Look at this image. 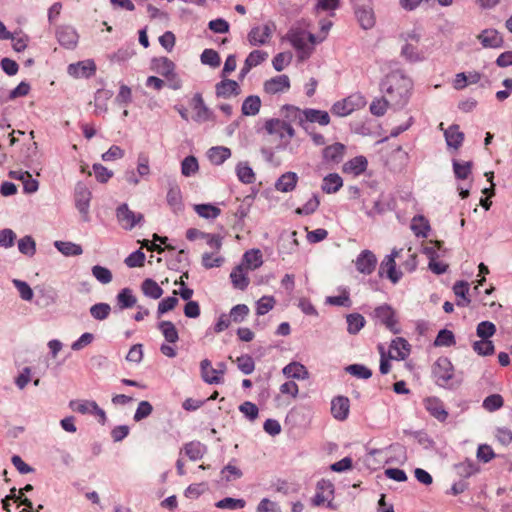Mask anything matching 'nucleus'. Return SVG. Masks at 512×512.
<instances>
[{"label": "nucleus", "mask_w": 512, "mask_h": 512, "mask_svg": "<svg viewBox=\"0 0 512 512\" xmlns=\"http://www.w3.org/2000/svg\"><path fill=\"white\" fill-rule=\"evenodd\" d=\"M248 314V306L245 304H238L231 309L229 317L233 322L239 323L242 322Z\"/></svg>", "instance_id": "nucleus-60"}, {"label": "nucleus", "mask_w": 512, "mask_h": 512, "mask_svg": "<svg viewBox=\"0 0 512 512\" xmlns=\"http://www.w3.org/2000/svg\"><path fill=\"white\" fill-rule=\"evenodd\" d=\"M158 329L168 343H176L179 340L178 331L171 321L159 322Z\"/></svg>", "instance_id": "nucleus-33"}, {"label": "nucleus", "mask_w": 512, "mask_h": 512, "mask_svg": "<svg viewBox=\"0 0 512 512\" xmlns=\"http://www.w3.org/2000/svg\"><path fill=\"white\" fill-rule=\"evenodd\" d=\"M283 373L287 377L297 378V379H304L308 374L305 366L300 363H297V362H292V363L286 365L283 368Z\"/></svg>", "instance_id": "nucleus-40"}, {"label": "nucleus", "mask_w": 512, "mask_h": 512, "mask_svg": "<svg viewBox=\"0 0 512 512\" xmlns=\"http://www.w3.org/2000/svg\"><path fill=\"white\" fill-rule=\"evenodd\" d=\"M390 105V100L386 98L375 99L370 105V112L375 116H383Z\"/></svg>", "instance_id": "nucleus-62"}, {"label": "nucleus", "mask_w": 512, "mask_h": 512, "mask_svg": "<svg viewBox=\"0 0 512 512\" xmlns=\"http://www.w3.org/2000/svg\"><path fill=\"white\" fill-rule=\"evenodd\" d=\"M209 160H227L231 157V150L224 146L212 147L207 151Z\"/></svg>", "instance_id": "nucleus-54"}, {"label": "nucleus", "mask_w": 512, "mask_h": 512, "mask_svg": "<svg viewBox=\"0 0 512 512\" xmlns=\"http://www.w3.org/2000/svg\"><path fill=\"white\" fill-rule=\"evenodd\" d=\"M320 205V200L317 195H312L310 199L302 206L298 207L295 212L299 215H310L314 213Z\"/></svg>", "instance_id": "nucleus-55"}, {"label": "nucleus", "mask_w": 512, "mask_h": 512, "mask_svg": "<svg viewBox=\"0 0 512 512\" xmlns=\"http://www.w3.org/2000/svg\"><path fill=\"white\" fill-rule=\"evenodd\" d=\"M455 470L460 477L469 478L479 472V466L473 460L466 459L455 465Z\"/></svg>", "instance_id": "nucleus-34"}, {"label": "nucleus", "mask_w": 512, "mask_h": 512, "mask_svg": "<svg viewBox=\"0 0 512 512\" xmlns=\"http://www.w3.org/2000/svg\"><path fill=\"white\" fill-rule=\"evenodd\" d=\"M495 438L501 445L508 446L512 443V431L506 427H499L495 431Z\"/></svg>", "instance_id": "nucleus-63"}, {"label": "nucleus", "mask_w": 512, "mask_h": 512, "mask_svg": "<svg viewBox=\"0 0 512 512\" xmlns=\"http://www.w3.org/2000/svg\"><path fill=\"white\" fill-rule=\"evenodd\" d=\"M288 39L292 46L299 51L300 60H305L310 56V49L306 46V33L304 31H294L288 34Z\"/></svg>", "instance_id": "nucleus-18"}, {"label": "nucleus", "mask_w": 512, "mask_h": 512, "mask_svg": "<svg viewBox=\"0 0 512 512\" xmlns=\"http://www.w3.org/2000/svg\"><path fill=\"white\" fill-rule=\"evenodd\" d=\"M96 70V66L93 61H82L74 64H70L68 66L69 75L80 78V77H89Z\"/></svg>", "instance_id": "nucleus-20"}, {"label": "nucleus", "mask_w": 512, "mask_h": 512, "mask_svg": "<svg viewBox=\"0 0 512 512\" xmlns=\"http://www.w3.org/2000/svg\"><path fill=\"white\" fill-rule=\"evenodd\" d=\"M426 410L437 420L443 422L447 419L448 413L444 409L443 403L436 397H429L424 400Z\"/></svg>", "instance_id": "nucleus-19"}, {"label": "nucleus", "mask_w": 512, "mask_h": 512, "mask_svg": "<svg viewBox=\"0 0 512 512\" xmlns=\"http://www.w3.org/2000/svg\"><path fill=\"white\" fill-rule=\"evenodd\" d=\"M276 300L273 296H263L256 303L257 315H265L274 308Z\"/></svg>", "instance_id": "nucleus-51"}, {"label": "nucleus", "mask_w": 512, "mask_h": 512, "mask_svg": "<svg viewBox=\"0 0 512 512\" xmlns=\"http://www.w3.org/2000/svg\"><path fill=\"white\" fill-rule=\"evenodd\" d=\"M473 350L480 356L492 355L495 351L494 344L489 339L475 341L472 345Z\"/></svg>", "instance_id": "nucleus-43"}, {"label": "nucleus", "mask_w": 512, "mask_h": 512, "mask_svg": "<svg viewBox=\"0 0 512 512\" xmlns=\"http://www.w3.org/2000/svg\"><path fill=\"white\" fill-rule=\"evenodd\" d=\"M342 186V178L336 173H331L323 179L322 190L331 194L337 192Z\"/></svg>", "instance_id": "nucleus-32"}, {"label": "nucleus", "mask_w": 512, "mask_h": 512, "mask_svg": "<svg viewBox=\"0 0 512 512\" xmlns=\"http://www.w3.org/2000/svg\"><path fill=\"white\" fill-rule=\"evenodd\" d=\"M334 499V485L325 479L317 482L316 493L311 498V505L313 507L327 506L333 508L332 501Z\"/></svg>", "instance_id": "nucleus-2"}, {"label": "nucleus", "mask_w": 512, "mask_h": 512, "mask_svg": "<svg viewBox=\"0 0 512 512\" xmlns=\"http://www.w3.org/2000/svg\"><path fill=\"white\" fill-rule=\"evenodd\" d=\"M116 216L119 224L125 230H132L144 218L143 214L130 210L127 204H122L117 208Z\"/></svg>", "instance_id": "nucleus-7"}, {"label": "nucleus", "mask_w": 512, "mask_h": 512, "mask_svg": "<svg viewBox=\"0 0 512 512\" xmlns=\"http://www.w3.org/2000/svg\"><path fill=\"white\" fill-rule=\"evenodd\" d=\"M304 119L305 125L309 126L310 123H318L322 126H326L330 123V116L328 112L312 108H307L304 110Z\"/></svg>", "instance_id": "nucleus-22"}, {"label": "nucleus", "mask_w": 512, "mask_h": 512, "mask_svg": "<svg viewBox=\"0 0 512 512\" xmlns=\"http://www.w3.org/2000/svg\"><path fill=\"white\" fill-rule=\"evenodd\" d=\"M377 259L370 250L362 251L356 259L357 270L363 274H371L376 267Z\"/></svg>", "instance_id": "nucleus-14"}, {"label": "nucleus", "mask_w": 512, "mask_h": 512, "mask_svg": "<svg viewBox=\"0 0 512 512\" xmlns=\"http://www.w3.org/2000/svg\"><path fill=\"white\" fill-rule=\"evenodd\" d=\"M260 107V97L256 95H250L243 101L241 112L245 116H255L259 113Z\"/></svg>", "instance_id": "nucleus-31"}, {"label": "nucleus", "mask_w": 512, "mask_h": 512, "mask_svg": "<svg viewBox=\"0 0 512 512\" xmlns=\"http://www.w3.org/2000/svg\"><path fill=\"white\" fill-rule=\"evenodd\" d=\"M356 107L357 103L354 101V97L350 96L334 103L331 112L336 116L344 117L351 114Z\"/></svg>", "instance_id": "nucleus-24"}, {"label": "nucleus", "mask_w": 512, "mask_h": 512, "mask_svg": "<svg viewBox=\"0 0 512 512\" xmlns=\"http://www.w3.org/2000/svg\"><path fill=\"white\" fill-rule=\"evenodd\" d=\"M453 365L447 357H440L433 366V377L437 385L447 387L453 378Z\"/></svg>", "instance_id": "nucleus-5"}, {"label": "nucleus", "mask_w": 512, "mask_h": 512, "mask_svg": "<svg viewBox=\"0 0 512 512\" xmlns=\"http://www.w3.org/2000/svg\"><path fill=\"white\" fill-rule=\"evenodd\" d=\"M298 177L294 172H287L283 174L276 182L275 187L281 192L292 191L297 184Z\"/></svg>", "instance_id": "nucleus-30"}, {"label": "nucleus", "mask_w": 512, "mask_h": 512, "mask_svg": "<svg viewBox=\"0 0 512 512\" xmlns=\"http://www.w3.org/2000/svg\"><path fill=\"white\" fill-rule=\"evenodd\" d=\"M350 411V401L347 397L338 396L331 401V414L339 421H344L348 418Z\"/></svg>", "instance_id": "nucleus-15"}, {"label": "nucleus", "mask_w": 512, "mask_h": 512, "mask_svg": "<svg viewBox=\"0 0 512 512\" xmlns=\"http://www.w3.org/2000/svg\"><path fill=\"white\" fill-rule=\"evenodd\" d=\"M496 332V326L490 321H482L477 325L476 334L481 339H489Z\"/></svg>", "instance_id": "nucleus-52"}, {"label": "nucleus", "mask_w": 512, "mask_h": 512, "mask_svg": "<svg viewBox=\"0 0 512 512\" xmlns=\"http://www.w3.org/2000/svg\"><path fill=\"white\" fill-rule=\"evenodd\" d=\"M118 305L121 309L133 307L136 304V297L132 294L131 289L124 288L117 295Z\"/></svg>", "instance_id": "nucleus-46"}, {"label": "nucleus", "mask_w": 512, "mask_h": 512, "mask_svg": "<svg viewBox=\"0 0 512 512\" xmlns=\"http://www.w3.org/2000/svg\"><path fill=\"white\" fill-rule=\"evenodd\" d=\"M256 512H281V508L278 503L264 498L259 502Z\"/></svg>", "instance_id": "nucleus-64"}, {"label": "nucleus", "mask_w": 512, "mask_h": 512, "mask_svg": "<svg viewBox=\"0 0 512 512\" xmlns=\"http://www.w3.org/2000/svg\"><path fill=\"white\" fill-rule=\"evenodd\" d=\"M410 353V345L404 338L394 339L390 346V357L393 359L404 360Z\"/></svg>", "instance_id": "nucleus-23"}, {"label": "nucleus", "mask_w": 512, "mask_h": 512, "mask_svg": "<svg viewBox=\"0 0 512 512\" xmlns=\"http://www.w3.org/2000/svg\"><path fill=\"white\" fill-rule=\"evenodd\" d=\"M273 28V24L253 27L248 34V41L250 45L260 46L266 44L272 36Z\"/></svg>", "instance_id": "nucleus-9"}, {"label": "nucleus", "mask_w": 512, "mask_h": 512, "mask_svg": "<svg viewBox=\"0 0 512 512\" xmlns=\"http://www.w3.org/2000/svg\"><path fill=\"white\" fill-rule=\"evenodd\" d=\"M141 289L143 293L152 299H158L163 294V289L158 285V283L150 278L145 279L142 282Z\"/></svg>", "instance_id": "nucleus-38"}, {"label": "nucleus", "mask_w": 512, "mask_h": 512, "mask_svg": "<svg viewBox=\"0 0 512 512\" xmlns=\"http://www.w3.org/2000/svg\"><path fill=\"white\" fill-rule=\"evenodd\" d=\"M356 17L361 27L365 30L370 29L375 24L374 13L369 7H358L355 10Z\"/></svg>", "instance_id": "nucleus-28"}, {"label": "nucleus", "mask_w": 512, "mask_h": 512, "mask_svg": "<svg viewBox=\"0 0 512 512\" xmlns=\"http://www.w3.org/2000/svg\"><path fill=\"white\" fill-rule=\"evenodd\" d=\"M241 92L237 81L231 79H223L215 85V93L218 98H230L238 96Z\"/></svg>", "instance_id": "nucleus-13"}, {"label": "nucleus", "mask_w": 512, "mask_h": 512, "mask_svg": "<svg viewBox=\"0 0 512 512\" xmlns=\"http://www.w3.org/2000/svg\"><path fill=\"white\" fill-rule=\"evenodd\" d=\"M264 128L269 135H277L281 139H291L295 135L294 128L286 120L277 118L269 119L265 122Z\"/></svg>", "instance_id": "nucleus-6"}, {"label": "nucleus", "mask_w": 512, "mask_h": 512, "mask_svg": "<svg viewBox=\"0 0 512 512\" xmlns=\"http://www.w3.org/2000/svg\"><path fill=\"white\" fill-rule=\"evenodd\" d=\"M403 249H394L390 255H387L380 264L379 275H386L392 283H397L401 277L402 272L396 270V258H401Z\"/></svg>", "instance_id": "nucleus-4"}, {"label": "nucleus", "mask_w": 512, "mask_h": 512, "mask_svg": "<svg viewBox=\"0 0 512 512\" xmlns=\"http://www.w3.org/2000/svg\"><path fill=\"white\" fill-rule=\"evenodd\" d=\"M243 265L247 270L256 269L262 265V255L259 250H250L243 255Z\"/></svg>", "instance_id": "nucleus-35"}, {"label": "nucleus", "mask_w": 512, "mask_h": 512, "mask_svg": "<svg viewBox=\"0 0 512 512\" xmlns=\"http://www.w3.org/2000/svg\"><path fill=\"white\" fill-rule=\"evenodd\" d=\"M401 56L409 62H419L424 59L422 52L412 43H406L401 49Z\"/></svg>", "instance_id": "nucleus-39"}, {"label": "nucleus", "mask_w": 512, "mask_h": 512, "mask_svg": "<svg viewBox=\"0 0 512 512\" xmlns=\"http://www.w3.org/2000/svg\"><path fill=\"white\" fill-rule=\"evenodd\" d=\"M111 308L107 303H98L90 308V314L94 319L104 320L110 314Z\"/></svg>", "instance_id": "nucleus-59"}, {"label": "nucleus", "mask_w": 512, "mask_h": 512, "mask_svg": "<svg viewBox=\"0 0 512 512\" xmlns=\"http://www.w3.org/2000/svg\"><path fill=\"white\" fill-rule=\"evenodd\" d=\"M192 107L195 112L193 120L197 123H203L207 121H214L215 115L211 109H209L204 103L203 97L200 93H196L192 98Z\"/></svg>", "instance_id": "nucleus-8"}, {"label": "nucleus", "mask_w": 512, "mask_h": 512, "mask_svg": "<svg viewBox=\"0 0 512 512\" xmlns=\"http://www.w3.org/2000/svg\"><path fill=\"white\" fill-rule=\"evenodd\" d=\"M54 245L65 256H78L83 253L82 247L72 242L56 241Z\"/></svg>", "instance_id": "nucleus-36"}, {"label": "nucleus", "mask_w": 512, "mask_h": 512, "mask_svg": "<svg viewBox=\"0 0 512 512\" xmlns=\"http://www.w3.org/2000/svg\"><path fill=\"white\" fill-rule=\"evenodd\" d=\"M444 136L449 148L457 149L464 140V134L459 130V126L456 124L444 130Z\"/></svg>", "instance_id": "nucleus-26"}, {"label": "nucleus", "mask_w": 512, "mask_h": 512, "mask_svg": "<svg viewBox=\"0 0 512 512\" xmlns=\"http://www.w3.org/2000/svg\"><path fill=\"white\" fill-rule=\"evenodd\" d=\"M152 69L163 77H167L174 73L175 64L167 57L154 58L152 60Z\"/></svg>", "instance_id": "nucleus-27"}, {"label": "nucleus", "mask_w": 512, "mask_h": 512, "mask_svg": "<svg viewBox=\"0 0 512 512\" xmlns=\"http://www.w3.org/2000/svg\"><path fill=\"white\" fill-rule=\"evenodd\" d=\"M230 279L233 286L240 290H245L249 285L247 269L243 265H238L232 270Z\"/></svg>", "instance_id": "nucleus-25"}, {"label": "nucleus", "mask_w": 512, "mask_h": 512, "mask_svg": "<svg viewBox=\"0 0 512 512\" xmlns=\"http://www.w3.org/2000/svg\"><path fill=\"white\" fill-rule=\"evenodd\" d=\"M90 200V190L85 185L78 184L75 189V205L85 220L88 218Z\"/></svg>", "instance_id": "nucleus-10"}, {"label": "nucleus", "mask_w": 512, "mask_h": 512, "mask_svg": "<svg viewBox=\"0 0 512 512\" xmlns=\"http://www.w3.org/2000/svg\"><path fill=\"white\" fill-rule=\"evenodd\" d=\"M381 86L382 91L390 100V105L402 108L409 100L413 82L402 71L396 70L386 76Z\"/></svg>", "instance_id": "nucleus-1"}, {"label": "nucleus", "mask_w": 512, "mask_h": 512, "mask_svg": "<svg viewBox=\"0 0 512 512\" xmlns=\"http://www.w3.org/2000/svg\"><path fill=\"white\" fill-rule=\"evenodd\" d=\"M201 62L210 67L216 68L220 65L221 60L219 54L213 49H205L201 56Z\"/></svg>", "instance_id": "nucleus-53"}, {"label": "nucleus", "mask_w": 512, "mask_h": 512, "mask_svg": "<svg viewBox=\"0 0 512 512\" xmlns=\"http://www.w3.org/2000/svg\"><path fill=\"white\" fill-rule=\"evenodd\" d=\"M18 249L21 253L33 256L36 252V244L31 236H25L18 241Z\"/></svg>", "instance_id": "nucleus-56"}, {"label": "nucleus", "mask_w": 512, "mask_h": 512, "mask_svg": "<svg viewBox=\"0 0 512 512\" xmlns=\"http://www.w3.org/2000/svg\"><path fill=\"white\" fill-rule=\"evenodd\" d=\"M292 60L290 52L278 53L272 60L273 67L276 71H282Z\"/></svg>", "instance_id": "nucleus-61"}, {"label": "nucleus", "mask_w": 512, "mask_h": 512, "mask_svg": "<svg viewBox=\"0 0 512 512\" xmlns=\"http://www.w3.org/2000/svg\"><path fill=\"white\" fill-rule=\"evenodd\" d=\"M92 275L102 284H108L112 281L111 271L100 265L92 267Z\"/></svg>", "instance_id": "nucleus-58"}, {"label": "nucleus", "mask_w": 512, "mask_h": 512, "mask_svg": "<svg viewBox=\"0 0 512 512\" xmlns=\"http://www.w3.org/2000/svg\"><path fill=\"white\" fill-rule=\"evenodd\" d=\"M56 37L61 46L67 49H73L78 42L76 30L69 25H63L57 28Z\"/></svg>", "instance_id": "nucleus-11"}, {"label": "nucleus", "mask_w": 512, "mask_h": 512, "mask_svg": "<svg viewBox=\"0 0 512 512\" xmlns=\"http://www.w3.org/2000/svg\"><path fill=\"white\" fill-rule=\"evenodd\" d=\"M238 179L245 183L251 184L255 181V173L247 163H239L236 168Z\"/></svg>", "instance_id": "nucleus-44"}, {"label": "nucleus", "mask_w": 512, "mask_h": 512, "mask_svg": "<svg viewBox=\"0 0 512 512\" xmlns=\"http://www.w3.org/2000/svg\"><path fill=\"white\" fill-rule=\"evenodd\" d=\"M373 317L378 323L384 325L392 333H400L396 313L391 306L384 304L376 307L373 312Z\"/></svg>", "instance_id": "nucleus-3"}, {"label": "nucleus", "mask_w": 512, "mask_h": 512, "mask_svg": "<svg viewBox=\"0 0 512 512\" xmlns=\"http://www.w3.org/2000/svg\"><path fill=\"white\" fill-rule=\"evenodd\" d=\"M282 110L285 112L284 117L287 122H297L305 131H309V125H305L304 110H300L293 105H284Z\"/></svg>", "instance_id": "nucleus-21"}, {"label": "nucleus", "mask_w": 512, "mask_h": 512, "mask_svg": "<svg viewBox=\"0 0 512 512\" xmlns=\"http://www.w3.org/2000/svg\"><path fill=\"white\" fill-rule=\"evenodd\" d=\"M201 377L208 384H219L223 381V370L212 367V363L208 359L200 362Z\"/></svg>", "instance_id": "nucleus-12"}, {"label": "nucleus", "mask_w": 512, "mask_h": 512, "mask_svg": "<svg viewBox=\"0 0 512 512\" xmlns=\"http://www.w3.org/2000/svg\"><path fill=\"white\" fill-rule=\"evenodd\" d=\"M69 407L73 411H76L81 414H92V413H94L93 409H95V407H96V402L88 401V400H83V401L72 400L69 403Z\"/></svg>", "instance_id": "nucleus-45"}, {"label": "nucleus", "mask_w": 512, "mask_h": 512, "mask_svg": "<svg viewBox=\"0 0 512 512\" xmlns=\"http://www.w3.org/2000/svg\"><path fill=\"white\" fill-rule=\"evenodd\" d=\"M346 320L348 324L347 331L350 334H357L365 325V319L359 313L347 315Z\"/></svg>", "instance_id": "nucleus-42"}, {"label": "nucleus", "mask_w": 512, "mask_h": 512, "mask_svg": "<svg viewBox=\"0 0 512 512\" xmlns=\"http://www.w3.org/2000/svg\"><path fill=\"white\" fill-rule=\"evenodd\" d=\"M290 88V80L287 75L275 76L264 83V90L268 94L284 92Z\"/></svg>", "instance_id": "nucleus-16"}, {"label": "nucleus", "mask_w": 512, "mask_h": 512, "mask_svg": "<svg viewBox=\"0 0 512 512\" xmlns=\"http://www.w3.org/2000/svg\"><path fill=\"white\" fill-rule=\"evenodd\" d=\"M194 210L200 217L206 218V219H215L221 213V210L218 207L211 205V204L195 205Z\"/></svg>", "instance_id": "nucleus-41"}, {"label": "nucleus", "mask_w": 512, "mask_h": 512, "mask_svg": "<svg viewBox=\"0 0 512 512\" xmlns=\"http://www.w3.org/2000/svg\"><path fill=\"white\" fill-rule=\"evenodd\" d=\"M504 405V399L500 394L487 396L483 401V408L489 412H494Z\"/></svg>", "instance_id": "nucleus-48"}, {"label": "nucleus", "mask_w": 512, "mask_h": 512, "mask_svg": "<svg viewBox=\"0 0 512 512\" xmlns=\"http://www.w3.org/2000/svg\"><path fill=\"white\" fill-rule=\"evenodd\" d=\"M246 505V501L244 499H235L231 497H226L222 500H219L215 506L219 509H242Z\"/></svg>", "instance_id": "nucleus-49"}, {"label": "nucleus", "mask_w": 512, "mask_h": 512, "mask_svg": "<svg viewBox=\"0 0 512 512\" xmlns=\"http://www.w3.org/2000/svg\"><path fill=\"white\" fill-rule=\"evenodd\" d=\"M346 146L342 143H334L323 150L324 160H337L344 157Z\"/></svg>", "instance_id": "nucleus-37"}, {"label": "nucleus", "mask_w": 512, "mask_h": 512, "mask_svg": "<svg viewBox=\"0 0 512 512\" xmlns=\"http://www.w3.org/2000/svg\"><path fill=\"white\" fill-rule=\"evenodd\" d=\"M454 344H455L454 334L452 331L447 330V329L440 330L435 341H434L435 346L449 347Z\"/></svg>", "instance_id": "nucleus-57"}, {"label": "nucleus", "mask_w": 512, "mask_h": 512, "mask_svg": "<svg viewBox=\"0 0 512 512\" xmlns=\"http://www.w3.org/2000/svg\"><path fill=\"white\" fill-rule=\"evenodd\" d=\"M367 169V162H345L343 172L345 174L357 177L364 173Z\"/></svg>", "instance_id": "nucleus-50"}, {"label": "nucleus", "mask_w": 512, "mask_h": 512, "mask_svg": "<svg viewBox=\"0 0 512 512\" xmlns=\"http://www.w3.org/2000/svg\"><path fill=\"white\" fill-rule=\"evenodd\" d=\"M235 362L238 369L246 375L253 373L255 370V362L250 355H241L236 358Z\"/></svg>", "instance_id": "nucleus-47"}, {"label": "nucleus", "mask_w": 512, "mask_h": 512, "mask_svg": "<svg viewBox=\"0 0 512 512\" xmlns=\"http://www.w3.org/2000/svg\"><path fill=\"white\" fill-rule=\"evenodd\" d=\"M477 38L485 48H500L504 42L500 33L495 29H485Z\"/></svg>", "instance_id": "nucleus-17"}, {"label": "nucleus", "mask_w": 512, "mask_h": 512, "mask_svg": "<svg viewBox=\"0 0 512 512\" xmlns=\"http://www.w3.org/2000/svg\"><path fill=\"white\" fill-rule=\"evenodd\" d=\"M411 230L417 237L426 238L430 230L429 221L422 215L414 216L411 220Z\"/></svg>", "instance_id": "nucleus-29"}]
</instances>
